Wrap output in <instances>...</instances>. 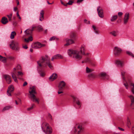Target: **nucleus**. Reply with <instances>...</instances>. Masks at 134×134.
<instances>
[{
  "instance_id": "53",
  "label": "nucleus",
  "mask_w": 134,
  "mask_h": 134,
  "mask_svg": "<svg viewBox=\"0 0 134 134\" xmlns=\"http://www.w3.org/2000/svg\"><path fill=\"white\" fill-rule=\"evenodd\" d=\"M83 0H77V3H80L82 2Z\"/></svg>"
},
{
  "instance_id": "30",
  "label": "nucleus",
  "mask_w": 134,
  "mask_h": 134,
  "mask_svg": "<svg viewBox=\"0 0 134 134\" xmlns=\"http://www.w3.org/2000/svg\"><path fill=\"white\" fill-rule=\"evenodd\" d=\"M16 35V32L14 31H13L12 32L11 34L10 37L11 39H14V36Z\"/></svg>"
},
{
  "instance_id": "42",
  "label": "nucleus",
  "mask_w": 134,
  "mask_h": 134,
  "mask_svg": "<svg viewBox=\"0 0 134 134\" xmlns=\"http://www.w3.org/2000/svg\"><path fill=\"white\" fill-rule=\"evenodd\" d=\"M35 106V105L34 104H33V105H32V106L30 107V108H27V110H31Z\"/></svg>"
},
{
  "instance_id": "52",
  "label": "nucleus",
  "mask_w": 134,
  "mask_h": 134,
  "mask_svg": "<svg viewBox=\"0 0 134 134\" xmlns=\"http://www.w3.org/2000/svg\"><path fill=\"white\" fill-rule=\"evenodd\" d=\"M63 91H58V93L59 94H60L63 93Z\"/></svg>"
},
{
  "instance_id": "45",
  "label": "nucleus",
  "mask_w": 134,
  "mask_h": 134,
  "mask_svg": "<svg viewBox=\"0 0 134 134\" xmlns=\"http://www.w3.org/2000/svg\"><path fill=\"white\" fill-rule=\"evenodd\" d=\"M124 86L126 87V88L127 89H128L129 87V85L127 83V82H126V83H124Z\"/></svg>"
},
{
  "instance_id": "62",
  "label": "nucleus",
  "mask_w": 134,
  "mask_h": 134,
  "mask_svg": "<svg viewBox=\"0 0 134 134\" xmlns=\"http://www.w3.org/2000/svg\"><path fill=\"white\" fill-rule=\"evenodd\" d=\"M47 29H46L45 31H44V33H46L47 32Z\"/></svg>"
},
{
  "instance_id": "5",
  "label": "nucleus",
  "mask_w": 134,
  "mask_h": 134,
  "mask_svg": "<svg viewBox=\"0 0 134 134\" xmlns=\"http://www.w3.org/2000/svg\"><path fill=\"white\" fill-rule=\"evenodd\" d=\"M48 124L46 122L43 123L42 126V130H43L44 127L47 126V127L46 130H43L44 132H45L46 134H50L52 133V129L51 127H50L48 126Z\"/></svg>"
},
{
  "instance_id": "21",
  "label": "nucleus",
  "mask_w": 134,
  "mask_h": 134,
  "mask_svg": "<svg viewBox=\"0 0 134 134\" xmlns=\"http://www.w3.org/2000/svg\"><path fill=\"white\" fill-rule=\"evenodd\" d=\"M44 11L43 10H41L40 12L39 18V20L41 21H42L44 19Z\"/></svg>"
},
{
  "instance_id": "17",
  "label": "nucleus",
  "mask_w": 134,
  "mask_h": 134,
  "mask_svg": "<svg viewBox=\"0 0 134 134\" xmlns=\"http://www.w3.org/2000/svg\"><path fill=\"white\" fill-rule=\"evenodd\" d=\"M75 41V40L71 38L70 39L66 38V41L67 43L65 44V46H68L71 44L74 43Z\"/></svg>"
},
{
  "instance_id": "6",
  "label": "nucleus",
  "mask_w": 134,
  "mask_h": 134,
  "mask_svg": "<svg viewBox=\"0 0 134 134\" xmlns=\"http://www.w3.org/2000/svg\"><path fill=\"white\" fill-rule=\"evenodd\" d=\"M21 69V66L20 65H18L16 68H14L13 69V72L12 73V76L15 82H17V80L16 76L15 74H16L17 71L20 70Z\"/></svg>"
},
{
  "instance_id": "57",
  "label": "nucleus",
  "mask_w": 134,
  "mask_h": 134,
  "mask_svg": "<svg viewBox=\"0 0 134 134\" xmlns=\"http://www.w3.org/2000/svg\"><path fill=\"white\" fill-rule=\"evenodd\" d=\"M16 15L18 18L20 16L18 12H17L16 13Z\"/></svg>"
},
{
  "instance_id": "4",
  "label": "nucleus",
  "mask_w": 134,
  "mask_h": 134,
  "mask_svg": "<svg viewBox=\"0 0 134 134\" xmlns=\"http://www.w3.org/2000/svg\"><path fill=\"white\" fill-rule=\"evenodd\" d=\"M10 47L12 49L16 51H18L19 49V43L16 41H12L10 44Z\"/></svg>"
},
{
  "instance_id": "55",
  "label": "nucleus",
  "mask_w": 134,
  "mask_h": 134,
  "mask_svg": "<svg viewBox=\"0 0 134 134\" xmlns=\"http://www.w3.org/2000/svg\"><path fill=\"white\" fill-rule=\"evenodd\" d=\"M23 48L25 49H27L28 47L26 45L24 46H23Z\"/></svg>"
},
{
  "instance_id": "37",
  "label": "nucleus",
  "mask_w": 134,
  "mask_h": 134,
  "mask_svg": "<svg viewBox=\"0 0 134 134\" xmlns=\"http://www.w3.org/2000/svg\"><path fill=\"white\" fill-rule=\"evenodd\" d=\"M37 30L39 31H42L43 30V28L42 26L41 25H38L37 27Z\"/></svg>"
},
{
  "instance_id": "25",
  "label": "nucleus",
  "mask_w": 134,
  "mask_h": 134,
  "mask_svg": "<svg viewBox=\"0 0 134 134\" xmlns=\"http://www.w3.org/2000/svg\"><path fill=\"white\" fill-rule=\"evenodd\" d=\"M131 100V103L130 105V107H132L134 106V97L132 95L129 96Z\"/></svg>"
},
{
  "instance_id": "58",
  "label": "nucleus",
  "mask_w": 134,
  "mask_h": 134,
  "mask_svg": "<svg viewBox=\"0 0 134 134\" xmlns=\"http://www.w3.org/2000/svg\"><path fill=\"white\" fill-rule=\"evenodd\" d=\"M17 9V7H15L14 8V11H16Z\"/></svg>"
},
{
  "instance_id": "49",
  "label": "nucleus",
  "mask_w": 134,
  "mask_h": 134,
  "mask_svg": "<svg viewBox=\"0 0 134 134\" xmlns=\"http://www.w3.org/2000/svg\"><path fill=\"white\" fill-rule=\"evenodd\" d=\"M127 122L128 125V126H129L131 124V123L130 122V120H129V119H128Z\"/></svg>"
},
{
  "instance_id": "8",
  "label": "nucleus",
  "mask_w": 134,
  "mask_h": 134,
  "mask_svg": "<svg viewBox=\"0 0 134 134\" xmlns=\"http://www.w3.org/2000/svg\"><path fill=\"white\" fill-rule=\"evenodd\" d=\"M98 76L100 79L102 80H108L109 79L108 75L105 72H102L98 75Z\"/></svg>"
},
{
  "instance_id": "29",
  "label": "nucleus",
  "mask_w": 134,
  "mask_h": 134,
  "mask_svg": "<svg viewBox=\"0 0 134 134\" xmlns=\"http://www.w3.org/2000/svg\"><path fill=\"white\" fill-rule=\"evenodd\" d=\"M25 41L27 42H28L30 41H32L33 40V38L32 37L30 36L29 37L27 38H25L24 39Z\"/></svg>"
},
{
  "instance_id": "3",
  "label": "nucleus",
  "mask_w": 134,
  "mask_h": 134,
  "mask_svg": "<svg viewBox=\"0 0 134 134\" xmlns=\"http://www.w3.org/2000/svg\"><path fill=\"white\" fill-rule=\"evenodd\" d=\"M30 89L31 90V91L29 92L30 97L32 98V100L34 102H37L38 103L39 102L37 99L36 98L35 94H36L37 92L36 91V89L35 86H33L32 87H30Z\"/></svg>"
},
{
  "instance_id": "14",
  "label": "nucleus",
  "mask_w": 134,
  "mask_h": 134,
  "mask_svg": "<svg viewBox=\"0 0 134 134\" xmlns=\"http://www.w3.org/2000/svg\"><path fill=\"white\" fill-rule=\"evenodd\" d=\"M129 18V14L128 13H126L124 17V23L125 25L128 22Z\"/></svg>"
},
{
  "instance_id": "31",
  "label": "nucleus",
  "mask_w": 134,
  "mask_h": 134,
  "mask_svg": "<svg viewBox=\"0 0 134 134\" xmlns=\"http://www.w3.org/2000/svg\"><path fill=\"white\" fill-rule=\"evenodd\" d=\"M13 107L10 106H7L4 107L2 110V111H3L6 110H8L9 109L12 108Z\"/></svg>"
},
{
  "instance_id": "34",
  "label": "nucleus",
  "mask_w": 134,
  "mask_h": 134,
  "mask_svg": "<svg viewBox=\"0 0 134 134\" xmlns=\"http://www.w3.org/2000/svg\"><path fill=\"white\" fill-rule=\"evenodd\" d=\"M85 63H88L90 64H91V60L88 58H86L84 60Z\"/></svg>"
},
{
  "instance_id": "19",
  "label": "nucleus",
  "mask_w": 134,
  "mask_h": 134,
  "mask_svg": "<svg viewBox=\"0 0 134 134\" xmlns=\"http://www.w3.org/2000/svg\"><path fill=\"white\" fill-rule=\"evenodd\" d=\"M57 77V74L53 73L49 77V79L51 81H53L56 79Z\"/></svg>"
},
{
  "instance_id": "35",
  "label": "nucleus",
  "mask_w": 134,
  "mask_h": 134,
  "mask_svg": "<svg viewBox=\"0 0 134 134\" xmlns=\"http://www.w3.org/2000/svg\"><path fill=\"white\" fill-rule=\"evenodd\" d=\"M110 34L114 37H116L117 35L116 32L115 31H113L110 32Z\"/></svg>"
},
{
  "instance_id": "40",
  "label": "nucleus",
  "mask_w": 134,
  "mask_h": 134,
  "mask_svg": "<svg viewBox=\"0 0 134 134\" xmlns=\"http://www.w3.org/2000/svg\"><path fill=\"white\" fill-rule=\"evenodd\" d=\"M12 13H11L9 15H7V16L8 18L9 21H10L12 17Z\"/></svg>"
},
{
  "instance_id": "56",
  "label": "nucleus",
  "mask_w": 134,
  "mask_h": 134,
  "mask_svg": "<svg viewBox=\"0 0 134 134\" xmlns=\"http://www.w3.org/2000/svg\"><path fill=\"white\" fill-rule=\"evenodd\" d=\"M118 128L119 130H120L121 131H124V130L123 129L121 128H120V127H118Z\"/></svg>"
},
{
  "instance_id": "22",
  "label": "nucleus",
  "mask_w": 134,
  "mask_h": 134,
  "mask_svg": "<svg viewBox=\"0 0 134 134\" xmlns=\"http://www.w3.org/2000/svg\"><path fill=\"white\" fill-rule=\"evenodd\" d=\"M1 22L3 24L5 25L8 22V21L7 18L5 17H3L2 19Z\"/></svg>"
},
{
  "instance_id": "33",
  "label": "nucleus",
  "mask_w": 134,
  "mask_h": 134,
  "mask_svg": "<svg viewBox=\"0 0 134 134\" xmlns=\"http://www.w3.org/2000/svg\"><path fill=\"white\" fill-rule=\"evenodd\" d=\"M6 59L5 57H3L0 55V60L3 63H5L6 62Z\"/></svg>"
},
{
  "instance_id": "16",
  "label": "nucleus",
  "mask_w": 134,
  "mask_h": 134,
  "mask_svg": "<svg viewBox=\"0 0 134 134\" xmlns=\"http://www.w3.org/2000/svg\"><path fill=\"white\" fill-rule=\"evenodd\" d=\"M3 76L7 83L8 84L10 83L11 82L10 76L8 75H4Z\"/></svg>"
},
{
  "instance_id": "32",
  "label": "nucleus",
  "mask_w": 134,
  "mask_h": 134,
  "mask_svg": "<svg viewBox=\"0 0 134 134\" xmlns=\"http://www.w3.org/2000/svg\"><path fill=\"white\" fill-rule=\"evenodd\" d=\"M126 53L128 55L130 56L132 58H134V54L131 52L129 51H127Z\"/></svg>"
},
{
  "instance_id": "15",
  "label": "nucleus",
  "mask_w": 134,
  "mask_h": 134,
  "mask_svg": "<svg viewBox=\"0 0 134 134\" xmlns=\"http://www.w3.org/2000/svg\"><path fill=\"white\" fill-rule=\"evenodd\" d=\"M43 46V45H42L40 43L37 42L32 44V47L33 48L37 49L40 48Z\"/></svg>"
},
{
  "instance_id": "46",
  "label": "nucleus",
  "mask_w": 134,
  "mask_h": 134,
  "mask_svg": "<svg viewBox=\"0 0 134 134\" xmlns=\"http://www.w3.org/2000/svg\"><path fill=\"white\" fill-rule=\"evenodd\" d=\"M85 49V48L84 50V51H83V55H87L89 54V53H85L84 52Z\"/></svg>"
},
{
  "instance_id": "9",
  "label": "nucleus",
  "mask_w": 134,
  "mask_h": 134,
  "mask_svg": "<svg viewBox=\"0 0 134 134\" xmlns=\"http://www.w3.org/2000/svg\"><path fill=\"white\" fill-rule=\"evenodd\" d=\"M65 85V82L63 81H61L60 82L58 86L59 91H63Z\"/></svg>"
},
{
  "instance_id": "27",
  "label": "nucleus",
  "mask_w": 134,
  "mask_h": 134,
  "mask_svg": "<svg viewBox=\"0 0 134 134\" xmlns=\"http://www.w3.org/2000/svg\"><path fill=\"white\" fill-rule=\"evenodd\" d=\"M54 56L55 59H63V57L59 54H58Z\"/></svg>"
},
{
  "instance_id": "18",
  "label": "nucleus",
  "mask_w": 134,
  "mask_h": 134,
  "mask_svg": "<svg viewBox=\"0 0 134 134\" xmlns=\"http://www.w3.org/2000/svg\"><path fill=\"white\" fill-rule=\"evenodd\" d=\"M87 77L89 79L93 80L96 77V75L94 73H91L89 74Z\"/></svg>"
},
{
  "instance_id": "12",
  "label": "nucleus",
  "mask_w": 134,
  "mask_h": 134,
  "mask_svg": "<svg viewBox=\"0 0 134 134\" xmlns=\"http://www.w3.org/2000/svg\"><path fill=\"white\" fill-rule=\"evenodd\" d=\"M14 90V87L13 85H10L8 87L7 91V94L8 96H11V93L13 92Z\"/></svg>"
},
{
  "instance_id": "59",
  "label": "nucleus",
  "mask_w": 134,
  "mask_h": 134,
  "mask_svg": "<svg viewBox=\"0 0 134 134\" xmlns=\"http://www.w3.org/2000/svg\"><path fill=\"white\" fill-rule=\"evenodd\" d=\"M92 28L94 30V31L96 30V27L94 26H93Z\"/></svg>"
},
{
  "instance_id": "48",
  "label": "nucleus",
  "mask_w": 134,
  "mask_h": 134,
  "mask_svg": "<svg viewBox=\"0 0 134 134\" xmlns=\"http://www.w3.org/2000/svg\"><path fill=\"white\" fill-rule=\"evenodd\" d=\"M123 14V13L121 12H119L118 13V15L119 17H120Z\"/></svg>"
},
{
  "instance_id": "26",
  "label": "nucleus",
  "mask_w": 134,
  "mask_h": 134,
  "mask_svg": "<svg viewBox=\"0 0 134 134\" xmlns=\"http://www.w3.org/2000/svg\"><path fill=\"white\" fill-rule=\"evenodd\" d=\"M72 98L74 100V102H75L78 105H80V102L78 98L73 96L72 97Z\"/></svg>"
},
{
  "instance_id": "61",
  "label": "nucleus",
  "mask_w": 134,
  "mask_h": 134,
  "mask_svg": "<svg viewBox=\"0 0 134 134\" xmlns=\"http://www.w3.org/2000/svg\"><path fill=\"white\" fill-rule=\"evenodd\" d=\"M48 116L50 118H51V117H52L51 115L50 114H49V115H48Z\"/></svg>"
},
{
  "instance_id": "24",
  "label": "nucleus",
  "mask_w": 134,
  "mask_h": 134,
  "mask_svg": "<svg viewBox=\"0 0 134 134\" xmlns=\"http://www.w3.org/2000/svg\"><path fill=\"white\" fill-rule=\"evenodd\" d=\"M76 33L74 32L71 33L70 35V38L74 40L75 41L76 38Z\"/></svg>"
},
{
  "instance_id": "20",
  "label": "nucleus",
  "mask_w": 134,
  "mask_h": 134,
  "mask_svg": "<svg viewBox=\"0 0 134 134\" xmlns=\"http://www.w3.org/2000/svg\"><path fill=\"white\" fill-rule=\"evenodd\" d=\"M76 50H74L72 49H69L68 51V53L69 55L70 56H71L72 55L74 56Z\"/></svg>"
},
{
  "instance_id": "54",
  "label": "nucleus",
  "mask_w": 134,
  "mask_h": 134,
  "mask_svg": "<svg viewBox=\"0 0 134 134\" xmlns=\"http://www.w3.org/2000/svg\"><path fill=\"white\" fill-rule=\"evenodd\" d=\"M95 32L96 34H99V31L98 30H96L95 31Z\"/></svg>"
},
{
  "instance_id": "10",
  "label": "nucleus",
  "mask_w": 134,
  "mask_h": 134,
  "mask_svg": "<svg viewBox=\"0 0 134 134\" xmlns=\"http://www.w3.org/2000/svg\"><path fill=\"white\" fill-rule=\"evenodd\" d=\"M36 27L33 26L31 28L27 29L24 32L26 35L27 36H31L34 29Z\"/></svg>"
},
{
  "instance_id": "38",
  "label": "nucleus",
  "mask_w": 134,
  "mask_h": 134,
  "mask_svg": "<svg viewBox=\"0 0 134 134\" xmlns=\"http://www.w3.org/2000/svg\"><path fill=\"white\" fill-rule=\"evenodd\" d=\"M118 16L117 15H114L111 18V21H113L115 20L116 19Z\"/></svg>"
},
{
  "instance_id": "50",
  "label": "nucleus",
  "mask_w": 134,
  "mask_h": 134,
  "mask_svg": "<svg viewBox=\"0 0 134 134\" xmlns=\"http://www.w3.org/2000/svg\"><path fill=\"white\" fill-rule=\"evenodd\" d=\"M27 82H25L23 85V86H26L27 85Z\"/></svg>"
},
{
  "instance_id": "43",
  "label": "nucleus",
  "mask_w": 134,
  "mask_h": 134,
  "mask_svg": "<svg viewBox=\"0 0 134 134\" xmlns=\"http://www.w3.org/2000/svg\"><path fill=\"white\" fill-rule=\"evenodd\" d=\"M23 74V73L19 71L18 72V76H22Z\"/></svg>"
},
{
  "instance_id": "41",
  "label": "nucleus",
  "mask_w": 134,
  "mask_h": 134,
  "mask_svg": "<svg viewBox=\"0 0 134 134\" xmlns=\"http://www.w3.org/2000/svg\"><path fill=\"white\" fill-rule=\"evenodd\" d=\"M56 38L57 39H58L55 36H53V37H51L50 38L49 41H52V40H54L55 39H56Z\"/></svg>"
},
{
  "instance_id": "60",
  "label": "nucleus",
  "mask_w": 134,
  "mask_h": 134,
  "mask_svg": "<svg viewBox=\"0 0 134 134\" xmlns=\"http://www.w3.org/2000/svg\"><path fill=\"white\" fill-rule=\"evenodd\" d=\"M55 57V56H54L53 57L52 59H51V60L52 61H53L54 59H55V58H54Z\"/></svg>"
},
{
  "instance_id": "44",
  "label": "nucleus",
  "mask_w": 134,
  "mask_h": 134,
  "mask_svg": "<svg viewBox=\"0 0 134 134\" xmlns=\"http://www.w3.org/2000/svg\"><path fill=\"white\" fill-rule=\"evenodd\" d=\"M7 59H10L12 60H13L15 59L14 57H12V56H9V57H7Z\"/></svg>"
},
{
  "instance_id": "39",
  "label": "nucleus",
  "mask_w": 134,
  "mask_h": 134,
  "mask_svg": "<svg viewBox=\"0 0 134 134\" xmlns=\"http://www.w3.org/2000/svg\"><path fill=\"white\" fill-rule=\"evenodd\" d=\"M74 1L72 0H70L69 1V2L67 3H66V6L67 5H71L74 3Z\"/></svg>"
},
{
  "instance_id": "2",
  "label": "nucleus",
  "mask_w": 134,
  "mask_h": 134,
  "mask_svg": "<svg viewBox=\"0 0 134 134\" xmlns=\"http://www.w3.org/2000/svg\"><path fill=\"white\" fill-rule=\"evenodd\" d=\"M85 47V45H83L81 48L80 51L76 50L73 57L78 60L81 59L82 58L83 55V51L84 50Z\"/></svg>"
},
{
  "instance_id": "51",
  "label": "nucleus",
  "mask_w": 134,
  "mask_h": 134,
  "mask_svg": "<svg viewBox=\"0 0 134 134\" xmlns=\"http://www.w3.org/2000/svg\"><path fill=\"white\" fill-rule=\"evenodd\" d=\"M60 2L64 6H66V4H65L62 0H60Z\"/></svg>"
},
{
  "instance_id": "11",
  "label": "nucleus",
  "mask_w": 134,
  "mask_h": 134,
  "mask_svg": "<svg viewBox=\"0 0 134 134\" xmlns=\"http://www.w3.org/2000/svg\"><path fill=\"white\" fill-rule=\"evenodd\" d=\"M103 9L100 7H98L97 8V11L99 16L101 18H103L104 17L103 14Z\"/></svg>"
},
{
  "instance_id": "28",
  "label": "nucleus",
  "mask_w": 134,
  "mask_h": 134,
  "mask_svg": "<svg viewBox=\"0 0 134 134\" xmlns=\"http://www.w3.org/2000/svg\"><path fill=\"white\" fill-rule=\"evenodd\" d=\"M121 75L122 76V79L123 80H124V81L126 82L125 80V78L124 76L125 75V74H126V72L122 70H121Z\"/></svg>"
},
{
  "instance_id": "36",
  "label": "nucleus",
  "mask_w": 134,
  "mask_h": 134,
  "mask_svg": "<svg viewBox=\"0 0 134 134\" xmlns=\"http://www.w3.org/2000/svg\"><path fill=\"white\" fill-rule=\"evenodd\" d=\"M93 71V70H92L90 69L88 67H86V73H89L92 72Z\"/></svg>"
},
{
  "instance_id": "7",
  "label": "nucleus",
  "mask_w": 134,
  "mask_h": 134,
  "mask_svg": "<svg viewBox=\"0 0 134 134\" xmlns=\"http://www.w3.org/2000/svg\"><path fill=\"white\" fill-rule=\"evenodd\" d=\"M122 50L121 49L117 47H115L114 48V54L116 56H119L121 53Z\"/></svg>"
},
{
  "instance_id": "13",
  "label": "nucleus",
  "mask_w": 134,
  "mask_h": 134,
  "mask_svg": "<svg viewBox=\"0 0 134 134\" xmlns=\"http://www.w3.org/2000/svg\"><path fill=\"white\" fill-rule=\"evenodd\" d=\"M75 128H77V130L75 129V132L78 131L77 134H80V133L82 132L83 131V128L80 125H76Z\"/></svg>"
},
{
  "instance_id": "47",
  "label": "nucleus",
  "mask_w": 134,
  "mask_h": 134,
  "mask_svg": "<svg viewBox=\"0 0 134 134\" xmlns=\"http://www.w3.org/2000/svg\"><path fill=\"white\" fill-rule=\"evenodd\" d=\"M84 22L87 24H88L90 23V21H88L86 19H85V20H84Z\"/></svg>"
},
{
  "instance_id": "23",
  "label": "nucleus",
  "mask_w": 134,
  "mask_h": 134,
  "mask_svg": "<svg viewBox=\"0 0 134 134\" xmlns=\"http://www.w3.org/2000/svg\"><path fill=\"white\" fill-rule=\"evenodd\" d=\"M115 64L119 66L122 67L123 65V62L119 60H116L115 61Z\"/></svg>"
},
{
  "instance_id": "63",
  "label": "nucleus",
  "mask_w": 134,
  "mask_h": 134,
  "mask_svg": "<svg viewBox=\"0 0 134 134\" xmlns=\"http://www.w3.org/2000/svg\"><path fill=\"white\" fill-rule=\"evenodd\" d=\"M131 91L132 92L133 94H134V90H132Z\"/></svg>"
},
{
  "instance_id": "64",
  "label": "nucleus",
  "mask_w": 134,
  "mask_h": 134,
  "mask_svg": "<svg viewBox=\"0 0 134 134\" xmlns=\"http://www.w3.org/2000/svg\"><path fill=\"white\" fill-rule=\"evenodd\" d=\"M131 85L133 86V87H134V83L132 84V83H131Z\"/></svg>"
},
{
  "instance_id": "1",
  "label": "nucleus",
  "mask_w": 134,
  "mask_h": 134,
  "mask_svg": "<svg viewBox=\"0 0 134 134\" xmlns=\"http://www.w3.org/2000/svg\"><path fill=\"white\" fill-rule=\"evenodd\" d=\"M38 66L37 70L40 76L42 77L45 75L44 72L43 71L44 68L47 65L48 67L52 69V68L51 63L50 62V58L47 55L44 57H42L37 62Z\"/></svg>"
}]
</instances>
